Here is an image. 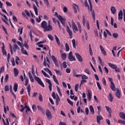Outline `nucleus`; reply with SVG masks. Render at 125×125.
I'll use <instances>...</instances> for the list:
<instances>
[{"mask_svg":"<svg viewBox=\"0 0 125 125\" xmlns=\"http://www.w3.org/2000/svg\"><path fill=\"white\" fill-rule=\"evenodd\" d=\"M65 50L67 52L70 50V47H69V44H68V43H65Z\"/></svg>","mask_w":125,"mask_h":125,"instance_id":"nucleus-31","label":"nucleus"},{"mask_svg":"<svg viewBox=\"0 0 125 125\" xmlns=\"http://www.w3.org/2000/svg\"><path fill=\"white\" fill-rule=\"evenodd\" d=\"M42 72L45 77H47V78H49V75L46 74V73H45V72H44L43 70H42Z\"/></svg>","mask_w":125,"mask_h":125,"instance_id":"nucleus-40","label":"nucleus"},{"mask_svg":"<svg viewBox=\"0 0 125 125\" xmlns=\"http://www.w3.org/2000/svg\"><path fill=\"white\" fill-rule=\"evenodd\" d=\"M2 72H4V67L2 66L0 69V74H1Z\"/></svg>","mask_w":125,"mask_h":125,"instance_id":"nucleus-56","label":"nucleus"},{"mask_svg":"<svg viewBox=\"0 0 125 125\" xmlns=\"http://www.w3.org/2000/svg\"><path fill=\"white\" fill-rule=\"evenodd\" d=\"M61 56L62 59H66L67 58V54L66 53H62Z\"/></svg>","mask_w":125,"mask_h":125,"instance_id":"nucleus-35","label":"nucleus"},{"mask_svg":"<svg viewBox=\"0 0 125 125\" xmlns=\"http://www.w3.org/2000/svg\"><path fill=\"white\" fill-rule=\"evenodd\" d=\"M66 29L67 32L68 33L69 36H72L73 32H72V31H71V30H70V27H69L68 26H67Z\"/></svg>","mask_w":125,"mask_h":125,"instance_id":"nucleus-18","label":"nucleus"},{"mask_svg":"<svg viewBox=\"0 0 125 125\" xmlns=\"http://www.w3.org/2000/svg\"><path fill=\"white\" fill-rule=\"evenodd\" d=\"M13 20L15 22H17V21H18V20H17V18H16V17H15V16H13Z\"/></svg>","mask_w":125,"mask_h":125,"instance_id":"nucleus-61","label":"nucleus"},{"mask_svg":"<svg viewBox=\"0 0 125 125\" xmlns=\"http://www.w3.org/2000/svg\"><path fill=\"white\" fill-rule=\"evenodd\" d=\"M55 15L57 16V17L59 19L62 25H63V26H65L66 24L65 23H66V20L63 18V17H62V16H61V15H58V14L56 12L55 13Z\"/></svg>","mask_w":125,"mask_h":125,"instance_id":"nucleus-2","label":"nucleus"},{"mask_svg":"<svg viewBox=\"0 0 125 125\" xmlns=\"http://www.w3.org/2000/svg\"><path fill=\"white\" fill-rule=\"evenodd\" d=\"M16 49H18V50H20V49L19 48V47H18V45H17V44H14L13 47V50L14 52H16Z\"/></svg>","mask_w":125,"mask_h":125,"instance_id":"nucleus-21","label":"nucleus"},{"mask_svg":"<svg viewBox=\"0 0 125 125\" xmlns=\"http://www.w3.org/2000/svg\"><path fill=\"white\" fill-rule=\"evenodd\" d=\"M21 53L25 55H28V52L26 50H24V48L21 49Z\"/></svg>","mask_w":125,"mask_h":125,"instance_id":"nucleus-36","label":"nucleus"},{"mask_svg":"<svg viewBox=\"0 0 125 125\" xmlns=\"http://www.w3.org/2000/svg\"><path fill=\"white\" fill-rule=\"evenodd\" d=\"M118 20H123V11L122 10L118 13Z\"/></svg>","mask_w":125,"mask_h":125,"instance_id":"nucleus-13","label":"nucleus"},{"mask_svg":"<svg viewBox=\"0 0 125 125\" xmlns=\"http://www.w3.org/2000/svg\"><path fill=\"white\" fill-rule=\"evenodd\" d=\"M18 88V84H17V83H15L14 85V90L15 92H16V91H17Z\"/></svg>","mask_w":125,"mask_h":125,"instance_id":"nucleus-26","label":"nucleus"},{"mask_svg":"<svg viewBox=\"0 0 125 125\" xmlns=\"http://www.w3.org/2000/svg\"><path fill=\"white\" fill-rule=\"evenodd\" d=\"M120 118L123 119V120H125V113L124 112H120L119 113Z\"/></svg>","mask_w":125,"mask_h":125,"instance_id":"nucleus-17","label":"nucleus"},{"mask_svg":"<svg viewBox=\"0 0 125 125\" xmlns=\"http://www.w3.org/2000/svg\"><path fill=\"white\" fill-rule=\"evenodd\" d=\"M27 92L29 96H31V85L29 84L27 86Z\"/></svg>","mask_w":125,"mask_h":125,"instance_id":"nucleus-14","label":"nucleus"},{"mask_svg":"<svg viewBox=\"0 0 125 125\" xmlns=\"http://www.w3.org/2000/svg\"><path fill=\"white\" fill-rule=\"evenodd\" d=\"M115 95L119 98V99L121 98V91H120L118 88L116 89V93H115Z\"/></svg>","mask_w":125,"mask_h":125,"instance_id":"nucleus-11","label":"nucleus"},{"mask_svg":"<svg viewBox=\"0 0 125 125\" xmlns=\"http://www.w3.org/2000/svg\"><path fill=\"white\" fill-rule=\"evenodd\" d=\"M41 27L43 29V32H50L53 30V27L51 25V21H49L47 22L43 21L41 24Z\"/></svg>","mask_w":125,"mask_h":125,"instance_id":"nucleus-1","label":"nucleus"},{"mask_svg":"<svg viewBox=\"0 0 125 125\" xmlns=\"http://www.w3.org/2000/svg\"><path fill=\"white\" fill-rule=\"evenodd\" d=\"M103 83L104 85H107V83L106 82V80H105V78H103Z\"/></svg>","mask_w":125,"mask_h":125,"instance_id":"nucleus-58","label":"nucleus"},{"mask_svg":"<svg viewBox=\"0 0 125 125\" xmlns=\"http://www.w3.org/2000/svg\"><path fill=\"white\" fill-rule=\"evenodd\" d=\"M90 111L92 114H94V109L93 108V106L92 105H90L89 107Z\"/></svg>","mask_w":125,"mask_h":125,"instance_id":"nucleus-32","label":"nucleus"},{"mask_svg":"<svg viewBox=\"0 0 125 125\" xmlns=\"http://www.w3.org/2000/svg\"><path fill=\"white\" fill-rule=\"evenodd\" d=\"M48 39H49V40H50L51 41H53V37L52 36V35H50V34H48Z\"/></svg>","mask_w":125,"mask_h":125,"instance_id":"nucleus-48","label":"nucleus"},{"mask_svg":"<svg viewBox=\"0 0 125 125\" xmlns=\"http://www.w3.org/2000/svg\"><path fill=\"white\" fill-rule=\"evenodd\" d=\"M72 23L73 25V32H78V27H77V25H76V23L74 22V21L72 20Z\"/></svg>","mask_w":125,"mask_h":125,"instance_id":"nucleus-10","label":"nucleus"},{"mask_svg":"<svg viewBox=\"0 0 125 125\" xmlns=\"http://www.w3.org/2000/svg\"><path fill=\"white\" fill-rule=\"evenodd\" d=\"M19 60H20V59H19V57H16L15 61H16V63L17 64V65L19 64V62H18V61H19Z\"/></svg>","mask_w":125,"mask_h":125,"instance_id":"nucleus-43","label":"nucleus"},{"mask_svg":"<svg viewBox=\"0 0 125 125\" xmlns=\"http://www.w3.org/2000/svg\"><path fill=\"white\" fill-rule=\"evenodd\" d=\"M39 99L40 101L41 102H42V101H43V100L42 99V93H40L39 94Z\"/></svg>","mask_w":125,"mask_h":125,"instance_id":"nucleus-30","label":"nucleus"},{"mask_svg":"<svg viewBox=\"0 0 125 125\" xmlns=\"http://www.w3.org/2000/svg\"><path fill=\"white\" fill-rule=\"evenodd\" d=\"M75 56L79 62H83V58L79 53H76Z\"/></svg>","mask_w":125,"mask_h":125,"instance_id":"nucleus-9","label":"nucleus"},{"mask_svg":"<svg viewBox=\"0 0 125 125\" xmlns=\"http://www.w3.org/2000/svg\"><path fill=\"white\" fill-rule=\"evenodd\" d=\"M14 72L15 74V77H17L18 76V74H19V71H18V69L14 68Z\"/></svg>","mask_w":125,"mask_h":125,"instance_id":"nucleus-23","label":"nucleus"},{"mask_svg":"<svg viewBox=\"0 0 125 125\" xmlns=\"http://www.w3.org/2000/svg\"><path fill=\"white\" fill-rule=\"evenodd\" d=\"M78 88H79V84H76L75 86V89L76 92H78Z\"/></svg>","mask_w":125,"mask_h":125,"instance_id":"nucleus-59","label":"nucleus"},{"mask_svg":"<svg viewBox=\"0 0 125 125\" xmlns=\"http://www.w3.org/2000/svg\"><path fill=\"white\" fill-rule=\"evenodd\" d=\"M78 29L80 33H82V26L80 23H78Z\"/></svg>","mask_w":125,"mask_h":125,"instance_id":"nucleus-55","label":"nucleus"},{"mask_svg":"<svg viewBox=\"0 0 125 125\" xmlns=\"http://www.w3.org/2000/svg\"><path fill=\"white\" fill-rule=\"evenodd\" d=\"M74 77H76V78H79V77H82V74H76V73L73 74Z\"/></svg>","mask_w":125,"mask_h":125,"instance_id":"nucleus-57","label":"nucleus"},{"mask_svg":"<svg viewBox=\"0 0 125 125\" xmlns=\"http://www.w3.org/2000/svg\"><path fill=\"white\" fill-rule=\"evenodd\" d=\"M84 72L85 73H86V74H88V75H90L91 74L89 69L87 68L84 69Z\"/></svg>","mask_w":125,"mask_h":125,"instance_id":"nucleus-42","label":"nucleus"},{"mask_svg":"<svg viewBox=\"0 0 125 125\" xmlns=\"http://www.w3.org/2000/svg\"><path fill=\"white\" fill-rule=\"evenodd\" d=\"M54 71L56 72V74H58V75H61V72L59 70H56L54 69Z\"/></svg>","mask_w":125,"mask_h":125,"instance_id":"nucleus-62","label":"nucleus"},{"mask_svg":"<svg viewBox=\"0 0 125 125\" xmlns=\"http://www.w3.org/2000/svg\"><path fill=\"white\" fill-rule=\"evenodd\" d=\"M112 36H113V38L117 39V38H118V37H119V34H118V33H113L112 34Z\"/></svg>","mask_w":125,"mask_h":125,"instance_id":"nucleus-45","label":"nucleus"},{"mask_svg":"<svg viewBox=\"0 0 125 125\" xmlns=\"http://www.w3.org/2000/svg\"><path fill=\"white\" fill-rule=\"evenodd\" d=\"M34 79L37 82V83H38L39 84H40V85H41V86H42V87H44V84H43V83H42V81L39 77L35 76L34 77Z\"/></svg>","mask_w":125,"mask_h":125,"instance_id":"nucleus-5","label":"nucleus"},{"mask_svg":"<svg viewBox=\"0 0 125 125\" xmlns=\"http://www.w3.org/2000/svg\"><path fill=\"white\" fill-rule=\"evenodd\" d=\"M103 119V117L101 115L97 116V123L99 124L100 125V121Z\"/></svg>","mask_w":125,"mask_h":125,"instance_id":"nucleus-12","label":"nucleus"},{"mask_svg":"<svg viewBox=\"0 0 125 125\" xmlns=\"http://www.w3.org/2000/svg\"><path fill=\"white\" fill-rule=\"evenodd\" d=\"M69 61H76V58L73 56V52H70L68 57Z\"/></svg>","mask_w":125,"mask_h":125,"instance_id":"nucleus-6","label":"nucleus"},{"mask_svg":"<svg viewBox=\"0 0 125 125\" xmlns=\"http://www.w3.org/2000/svg\"><path fill=\"white\" fill-rule=\"evenodd\" d=\"M53 79L54 82H55V83H57V84H59V83H58V80H57V78H56V76L55 75H53Z\"/></svg>","mask_w":125,"mask_h":125,"instance_id":"nucleus-28","label":"nucleus"},{"mask_svg":"<svg viewBox=\"0 0 125 125\" xmlns=\"http://www.w3.org/2000/svg\"><path fill=\"white\" fill-rule=\"evenodd\" d=\"M108 99L110 102H113V96H112V94L109 93L108 97Z\"/></svg>","mask_w":125,"mask_h":125,"instance_id":"nucleus-25","label":"nucleus"},{"mask_svg":"<svg viewBox=\"0 0 125 125\" xmlns=\"http://www.w3.org/2000/svg\"><path fill=\"white\" fill-rule=\"evenodd\" d=\"M110 10H111L112 14H115V13H116V12H117V11L116 10V8H115V7H114V6H112L111 7Z\"/></svg>","mask_w":125,"mask_h":125,"instance_id":"nucleus-20","label":"nucleus"},{"mask_svg":"<svg viewBox=\"0 0 125 125\" xmlns=\"http://www.w3.org/2000/svg\"><path fill=\"white\" fill-rule=\"evenodd\" d=\"M73 46L74 48H76V40L75 39L72 40V41Z\"/></svg>","mask_w":125,"mask_h":125,"instance_id":"nucleus-38","label":"nucleus"},{"mask_svg":"<svg viewBox=\"0 0 125 125\" xmlns=\"http://www.w3.org/2000/svg\"><path fill=\"white\" fill-rule=\"evenodd\" d=\"M46 115L48 120H51L52 119V115L50 111L47 110L46 111Z\"/></svg>","mask_w":125,"mask_h":125,"instance_id":"nucleus-7","label":"nucleus"},{"mask_svg":"<svg viewBox=\"0 0 125 125\" xmlns=\"http://www.w3.org/2000/svg\"><path fill=\"white\" fill-rule=\"evenodd\" d=\"M98 60L101 66H104V64L102 62V60H101V58L100 56L98 57Z\"/></svg>","mask_w":125,"mask_h":125,"instance_id":"nucleus-37","label":"nucleus"},{"mask_svg":"<svg viewBox=\"0 0 125 125\" xmlns=\"http://www.w3.org/2000/svg\"><path fill=\"white\" fill-rule=\"evenodd\" d=\"M73 5L74 12L75 13H77L78 10H79V7L76 4H73Z\"/></svg>","mask_w":125,"mask_h":125,"instance_id":"nucleus-15","label":"nucleus"},{"mask_svg":"<svg viewBox=\"0 0 125 125\" xmlns=\"http://www.w3.org/2000/svg\"><path fill=\"white\" fill-rule=\"evenodd\" d=\"M105 108L107 111L108 113H112V109H111V108H110V107L108 106H105Z\"/></svg>","mask_w":125,"mask_h":125,"instance_id":"nucleus-29","label":"nucleus"},{"mask_svg":"<svg viewBox=\"0 0 125 125\" xmlns=\"http://www.w3.org/2000/svg\"><path fill=\"white\" fill-rule=\"evenodd\" d=\"M2 121L4 125H9V122H8V118H6L7 124H5V121H4V119L3 118H2Z\"/></svg>","mask_w":125,"mask_h":125,"instance_id":"nucleus-34","label":"nucleus"},{"mask_svg":"<svg viewBox=\"0 0 125 125\" xmlns=\"http://www.w3.org/2000/svg\"><path fill=\"white\" fill-rule=\"evenodd\" d=\"M85 22H86V20H85V18L84 17V16H83V26H85Z\"/></svg>","mask_w":125,"mask_h":125,"instance_id":"nucleus-44","label":"nucleus"},{"mask_svg":"<svg viewBox=\"0 0 125 125\" xmlns=\"http://www.w3.org/2000/svg\"><path fill=\"white\" fill-rule=\"evenodd\" d=\"M108 65L111 68V69L115 70V72H117V73L121 72L120 68L117 66V65L113 64L111 63H108Z\"/></svg>","mask_w":125,"mask_h":125,"instance_id":"nucleus-3","label":"nucleus"},{"mask_svg":"<svg viewBox=\"0 0 125 125\" xmlns=\"http://www.w3.org/2000/svg\"><path fill=\"white\" fill-rule=\"evenodd\" d=\"M81 78L82 80H87L88 77L86 75H83L81 76Z\"/></svg>","mask_w":125,"mask_h":125,"instance_id":"nucleus-39","label":"nucleus"},{"mask_svg":"<svg viewBox=\"0 0 125 125\" xmlns=\"http://www.w3.org/2000/svg\"><path fill=\"white\" fill-rule=\"evenodd\" d=\"M55 38L57 43L58 44V45H60L61 44V42H60V40H59V39H58V37H57V35H55Z\"/></svg>","mask_w":125,"mask_h":125,"instance_id":"nucleus-16","label":"nucleus"},{"mask_svg":"<svg viewBox=\"0 0 125 125\" xmlns=\"http://www.w3.org/2000/svg\"><path fill=\"white\" fill-rule=\"evenodd\" d=\"M24 80H25V83L24 85L26 86V85H28V83H29V79H28V78H25Z\"/></svg>","mask_w":125,"mask_h":125,"instance_id":"nucleus-41","label":"nucleus"},{"mask_svg":"<svg viewBox=\"0 0 125 125\" xmlns=\"http://www.w3.org/2000/svg\"><path fill=\"white\" fill-rule=\"evenodd\" d=\"M4 89L5 91H9V86L5 85L4 87Z\"/></svg>","mask_w":125,"mask_h":125,"instance_id":"nucleus-47","label":"nucleus"},{"mask_svg":"<svg viewBox=\"0 0 125 125\" xmlns=\"http://www.w3.org/2000/svg\"><path fill=\"white\" fill-rule=\"evenodd\" d=\"M44 70L45 72H47L50 76H52V72H51V71L49 70V69L48 68H45Z\"/></svg>","mask_w":125,"mask_h":125,"instance_id":"nucleus-24","label":"nucleus"},{"mask_svg":"<svg viewBox=\"0 0 125 125\" xmlns=\"http://www.w3.org/2000/svg\"><path fill=\"white\" fill-rule=\"evenodd\" d=\"M57 88L60 95H61V96H62V94L61 93V91L60 90V88H59V87L57 86Z\"/></svg>","mask_w":125,"mask_h":125,"instance_id":"nucleus-50","label":"nucleus"},{"mask_svg":"<svg viewBox=\"0 0 125 125\" xmlns=\"http://www.w3.org/2000/svg\"><path fill=\"white\" fill-rule=\"evenodd\" d=\"M84 83H87V81L84 79H82L81 81V84H83Z\"/></svg>","mask_w":125,"mask_h":125,"instance_id":"nucleus-51","label":"nucleus"},{"mask_svg":"<svg viewBox=\"0 0 125 125\" xmlns=\"http://www.w3.org/2000/svg\"><path fill=\"white\" fill-rule=\"evenodd\" d=\"M66 62H63L62 63L63 67L64 68V69L67 67V64H66Z\"/></svg>","mask_w":125,"mask_h":125,"instance_id":"nucleus-63","label":"nucleus"},{"mask_svg":"<svg viewBox=\"0 0 125 125\" xmlns=\"http://www.w3.org/2000/svg\"><path fill=\"white\" fill-rule=\"evenodd\" d=\"M25 13V14H26V15L27 16H28L29 17H30L31 16V15H30V13H29V12L28 11V10H24Z\"/></svg>","mask_w":125,"mask_h":125,"instance_id":"nucleus-53","label":"nucleus"},{"mask_svg":"<svg viewBox=\"0 0 125 125\" xmlns=\"http://www.w3.org/2000/svg\"><path fill=\"white\" fill-rule=\"evenodd\" d=\"M27 104H25V106H24V108L25 109H26V110H25L26 111V113H27L28 111H31V109L30 108V107L26 105Z\"/></svg>","mask_w":125,"mask_h":125,"instance_id":"nucleus-27","label":"nucleus"},{"mask_svg":"<svg viewBox=\"0 0 125 125\" xmlns=\"http://www.w3.org/2000/svg\"><path fill=\"white\" fill-rule=\"evenodd\" d=\"M110 87L113 91H115V90H116V86H115V83H111L110 84Z\"/></svg>","mask_w":125,"mask_h":125,"instance_id":"nucleus-19","label":"nucleus"},{"mask_svg":"<svg viewBox=\"0 0 125 125\" xmlns=\"http://www.w3.org/2000/svg\"><path fill=\"white\" fill-rule=\"evenodd\" d=\"M67 102L68 103H69V104H70V105H71V106H73V102H71V100H70L69 99H67Z\"/></svg>","mask_w":125,"mask_h":125,"instance_id":"nucleus-49","label":"nucleus"},{"mask_svg":"<svg viewBox=\"0 0 125 125\" xmlns=\"http://www.w3.org/2000/svg\"><path fill=\"white\" fill-rule=\"evenodd\" d=\"M8 74H6L5 75V82L6 83V82H7V81H8Z\"/></svg>","mask_w":125,"mask_h":125,"instance_id":"nucleus-60","label":"nucleus"},{"mask_svg":"<svg viewBox=\"0 0 125 125\" xmlns=\"http://www.w3.org/2000/svg\"><path fill=\"white\" fill-rule=\"evenodd\" d=\"M37 45H38L39 47H43V45L42 44H41L40 42H38L37 43Z\"/></svg>","mask_w":125,"mask_h":125,"instance_id":"nucleus-64","label":"nucleus"},{"mask_svg":"<svg viewBox=\"0 0 125 125\" xmlns=\"http://www.w3.org/2000/svg\"><path fill=\"white\" fill-rule=\"evenodd\" d=\"M33 9L35 12L36 15H38L39 14L38 13V8H37V6H36V5H35V4H33Z\"/></svg>","mask_w":125,"mask_h":125,"instance_id":"nucleus-22","label":"nucleus"},{"mask_svg":"<svg viewBox=\"0 0 125 125\" xmlns=\"http://www.w3.org/2000/svg\"><path fill=\"white\" fill-rule=\"evenodd\" d=\"M97 84L99 89H100V90H101V89H102V88L101 87V85H100V83H99V82H97Z\"/></svg>","mask_w":125,"mask_h":125,"instance_id":"nucleus-52","label":"nucleus"},{"mask_svg":"<svg viewBox=\"0 0 125 125\" xmlns=\"http://www.w3.org/2000/svg\"><path fill=\"white\" fill-rule=\"evenodd\" d=\"M51 58L52 59V61L54 62V64H55L56 67H59V64H58V62L57 61V59L54 56H52Z\"/></svg>","mask_w":125,"mask_h":125,"instance_id":"nucleus-8","label":"nucleus"},{"mask_svg":"<svg viewBox=\"0 0 125 125\" xmlns=\"http://www.w3.org/2000/svg\"><path fill=\"white\" fill-rule=\"evenodd\" d=\"M37 108H38V110H39V111H41L42 112H43V109L42 108V106H41L40 105H38Z\"/></svg>","mask_w":125,"mask_h":125,"instance_id":"nucleus-54","label":"nucleus"},{"mask_svg":"<svg viewBox=\"0 0 125 125\" xmlns=\"http://www.w3.org/2000/svg\"><path fill=\"white\" fill-rule=\"evenodd\" d=\"M88 97L89 101H90L91 100V92L89 90L88 91Z\"/></svg>","mask_w":125,"mask_h":125,"instance_id":"nucleus-33","label":"nucleus"},{"mask_svg":"<svg viewBox=\"0 0 125 125\" xmlns=\"http://www.w3.org/2000/svg\"><path fill=\"white\" fill-rule=\"evenodd\" d=\"M89 3L90 4V10L91 12V14L93 17V20H95V13L93 10H92V4L91 3V1L90 0H88Z\"/></svg>","mask_w":125,"mask_h":125,"instance_id":"nucleus-4","label":"nucleus"},{"mask_svg":"<svg viewBox=\"0 0 125 125\" xmlns=\"http://www.w3.org/2000/svg\"><path fill=\"white\" fill-rule=\"evenodd\" d=\"M70 98L71 99H74L75 101H77V100H78V97H75V95L74 96H70Z\"/></svg>","mask_w":125,"mask_h":125,"instance_id":"nucleus-46","label":"nucleus"}]
</instances>
